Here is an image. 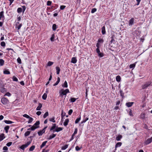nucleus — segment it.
Instances as JSON below:
<instances>
[{
    "mask_svg": "<svg viewBox=\"0 0 152 152\" xmlns=\"http://www.w3.org/2000/svg\"><path fill=\"white\" fill-rule=\"evenodd\" d=\"M134 19L132 18L129 20V26H132L134 24Z\"/></svg>",
    "mask_w": 152,
    "mask_h": 152,
    "instance_id": "16",
    "label": "nucleus"
},
{
    "mask_svg": "<svg viewBox=\"0 0 152 152\" xmlns=\"http://www.w3.org/2000/svg\"><path fill=\"white\" fill-rule=\"evenodd\" d=\"M73 112V110L72 109L70 110L68 113V114L69 115H70L72 114Z\"/></svg>",
    "mask_w": 152,
    "mask_h": 152,
    "instance_id": "59",
    "label": "nucleus"
},
{
    "mask_svg": "<svg viewBox=\"0 0 152 152\" xmlns=\"http://www.w3.org/2000/svg\"><path fill=\"white\" fill-rule=\"evenodd\" d=\"M5 138L4 134L2 133L0 134V141H1Z\"/></svg>",
    "mask_w": 152,
    "mask_h": 152,
    "instance_id": "18",
    "label": "nucleus"
},
{
    "mask_svg": "<svg viewBox=\"0 0 152 152\" xmlns=\"http://www.w3.org/2000/svg\"><path fill=\"white\" fill-rule=\"evenodd\" d=\"M4 61L2 59H0V66H3L4 64Z\"/></svg>",
    "mask_w": 152,
    "mask_h": 152,
    "instance_id": "21",
    "label": "nucleus"
},
{
    "mask_svg": "<svg viewBox=\"0 0 152 152\" xmlns=\"http://www.w3.org/2000/svg\"><path fill=\"white\" fill-rule=\"evenodd\" d=\"M31 143V142L30 141H28L26 144L22 145L20 147V148L23 150H24L25 149L28 147Z\"/></svg>",
    "mask_w": 152,
    "mask_h": 152,
    "instance_id": "2",
    "label": "nucleus"
},
{
    "mask_svg": "<svg viewBox=\"0 0 152 152\" xmlns=\"http://www.w3.org/2000/svg\"><path fill=\"white\" fill-rule=\"evenodd\" d=\"M77 128H76L75 129L74 132L73 134H74V135H75V134H76L77 133Z\"/></svg>",
    "mask_w": 152,
    "mask_h": 152,
    "instance_id": "63",
    "label": "nucleus"
},
{
    "mask_svg": "<svg viewBox=\"0 0 152 152\" xmlns=\"http://www.w3.org/2000/svg\"><path fill=\"white\" fill-rule=\"evenodd\" d=\"M42 107V105L41 103H39L38 106L36 108V110H41Z\"/></svg>",
    "mask_w": 152,
    "mask_h": 152,
    "instance_id": "23",
    "label": "nucleus"
},
{
    "mask_svg": "<svg viewBox=\"0 0 152 152\" xmlns=\"http://www.w3.org/2000/svg\"><path fill=\"white\" fill-rule=\"evenodd\" d=\"M140 118L143 119L145 118V115L144 113H141L140 116Z\"/></svg>",
    "mask_w": 152,
    "mask_h": 152,
    "instance_id": "49",
    "label": "nucleus"
},
{
    "mask_svg": "<svg viewBox=\"0 0 152 152\" xmlns=\"http://www.w3.org/2000/svg\"><path fill=\"white\" fill-rule=\"evenodd\" d=\"M49 120L51 121L53 123H55L56 122L55 120V117H53V118H50L49 119Z\"/></svg>",
    "mask_w": 152,
    "mask_h": 152,
    "instance_id": "41",
    "label": "nucleus"
},
{
    "mask_svg": "<svg viewBox=\"0 0 152 152\" xmlns=\"http://www.w3.org/2000/svg\"><path fill=\"white\" fill-rule=\"evenodd\" d=\"M71 62L73 64L76 63L77 62V59L75 57H73L72 58Z\"/></svg>",
    "mask_w": 152,
    "mask_h": 152,
    "instance_id": "12",
    "label": "nucleus"
},
{
    "mask_svg": "<svg viewBox=\"0 0 152 152\" xmlns=\"http://www.w3.org/2000/svg\"><path fill=\"white\" fill-rule=\"evenodd\" d=\"M152 141V137L151 138L148 139L145 142V145H147Z\"/></svg>",
    "mask_w": 152,
    "mask_h": 152,
    "instance_id": "9",
    "label": "nucleus"
},
{
    "mask_svg": "<svg viewBox=\"0 0 152 152\" xmlns=\"http://www.w3.org/2000/svg\"><path fill=\"white\" fill-rule=\"evenodd\" d=\"M119 92L121 96L123 98L124 97V93H123L122 91L121 90H120Z\"/></svg>",
    "mask_w": 152,
    "mask_h": 152,
    "instance_id": "43",
    "label": "nucleus"
},
{
    "mask_svg": "<svg viewBox=\"0 0 152 152\" xmlns=\"http://www.w3.org/2000/svg\"><path fill=\"white\" fill-rule=\"evenodd\" d=\"M35 146L34 145H32L30 147L29 149V151H32L34 150L35 148Z\"/></svg>",
    "mask_w": 152,
    "mask_h": 152,
    "instance_id": "40",
    "label": "nucleus"
},
{
    "mask_svg": "<svg viewBox=\"0 0 152 152\" xmlns=\"http://www.w3.org/2000/svg\"><path fill=\"white\" fill-rule=\"evenodd\" d=\"M49 114L48 112H46L43 115V118H45Z\"/></svg>",
    "mask_w": 152,
    "mask_h": 152,
    "instance_id": "48",
    "label": "nucleus"
},
{
    "mask_svg": "<svg viewBox=\"0 0 152 152\" xmlns=\"http://www.w3.org/2000/svg\"><path fill=\"white\" fill-rule=\"evenodd\" d=\"M68 145L67 144H66L64 146H62L61 148V149L62 150H65L68 147Z\"/></svg>",
    "mask_w": 152,
    "mask_h": 152,
    "instance_id": "30",
    "label": "nucleus"
},
{
    "mask_svg": "<svg viewBox=\"0 0 152 152\" xmlns=\"http://www.w3.org/2000/svg\"><path fill=\"white\" fill-rule=\"evenodd\" d=\"M122 136L121 135H119L116 138V140L117 141L120 140L122 138Z\"/></svg>",
    "mask_w": 152,
    "mask_h": 152,
    "instance_id": "36",
    "label": "nucleus"
},
{
    "mask_svg": "<svg viewBox=\"0 0 152 152\" xmlns=\"http://www.w3.org/2000/svg\"><path fill=\"white\" fill-rule=\"evenodd\" d=\"M60 78L58 77L57 78V81L54 84H53V86H55L57 85L58 84L59 82H60Z\"/></svg>",
    "mask_w": 152,
    "mask_h": 152,
    "instance_id": "27",
    "label": "nucleus"
},
{
    "mask_svg": "<svg viewBox=\"0 0 152 152\" xmlns=\"http://www.w3.org/2000/svg\"><path fill=\"white\" fill-rule=\"evenodd\" d=\"M37 128V127H35L33 126L31 127L28 129L27 130L29 131H34Z\"/></svg>",
    "mask_w": 152,
    "mask_h": 152,
    "instance_id": "24",
    "label": "nucleus"
},
{
    "mask_svg": "<svg viewBox=\"0 0 152 152\" xmlns=\"http://www.w3.org/2000/svg\"><path fill=\"white\" fill-rule=\"evenodd\" d=\"M122 144V143L121 142H118L117 143L115 146V148H116L118 147H120Z\"/></svg>",
    "mask_w": 152,
    "mask_h": 152,
    "instance_id": "38",
    "label": "nucleus"
},
{
    "mask_svg": "<svg viewBox=\"0 0 152 152\" xmlns=\"http://www.w3.org/2000/svg\"><path fill=\"white\" fill-rule=\"evenodd\" d=\"M88 119V118L87 117H85V116L83 118L82 121L81 122V124H83L84 123H85L87 120Z\"/></svg>",
    "mask_w": 152,
    "mask_h": 152,
    "instance_id": "14",
    "label": "nucleus"
},
{
    "mask_svg": "<svg viewBox=\"0 0 152 152\" xmlns=\"http://www.w3.org/2000/svg\"><path fill=\"white\" fill-rule=\"evenodd\" d=\"M17 61L18 62L19 64H21V60L20 58L18 57L17 59Z\"/></svg>",
    "mask_w": 152,
    "mask_h": 152,
    "instance_id": "54",
    "label": "nucleus"
},
{
    "mask_svg": "<svg viewBox=\"0 0 152 152\" xmlns=\"http://www.w3.org/2000/svg\"><path fill=\"white\" fill-rule=\"evenodd\" d=\"M54 36H55V35L54 34H53L52 35L51 37L50 40L52 42H53L54 41Z\"/></svg>",
    "mask_w": 152,
    "mask_h": 152,
    "instance_id": "53",
    "label": "nucleus"
},
{
    "mask_svg": "<svg viewBox=\"0 0 152 152\" xmlns=\"http://www.w3.org/2000/svg\"><path fill=\"white\" fill-rule=\"evenodd\" d=\"M17 12L18 13H21L22 11V9L21 8H18L17 10Z\"/></svg>",
    "mask_w": 152,
    "mask_h": 152,
    "instance_id": "46",
    "label": "nucleus"
},
{
    "mask_svg": "<svg viewBox=\"0 0 152 152\" xmlns=\"http://www.w3.org/2000/svg\"><path fill=\"white\" fill-rule=\"evenodd\" d=\"M46 127H45L42 130L38 132V134L39 136H41L45 132V129Z\"/></svg>",
    "mask_w": 152,
    "mask_h": 152,
    "instance_id": "8",
    "label": "nucleus"
},
{
    "mask_svg": "<svg viewBox=\"0 0 152 152\" xmlns=\"http://www.w3.org/2000/svg\"><path fill=\"white\" fill-rule=\"evenodd\" d=\"M22 26V23H20L19 22H17L16 23L15 25V28L18 30Z\"/></svg>",
    "mask_w": 152,
    "mask_h": 152,
    "instance_id": "5",
    "label": "nucleus"
},
{
    "mask_svg": "<svg viewBox=\"0 0 152 152\" xmlns=\"http://www.w3.org/2000/svg\"><path fill=\"white\" fill-rule=\"evenodd\" d=\"M29 118V120L28 121V123H31V122H32V121L33 120V118L31 117H30V118Z\"/></svg>",
    "mask_w": 152,
    "mask_h": 152,
    "instance_id": "45",
    "label": "nucleus"
},
{
    "mask_svg": "<svg viewBox=\"0 0 152 152\" xmlns=\"http://www.w3.org/2000/svg\"><path fill=\"white\" fill-rule=\"evenodd\" d=\"M23 116L26 118H30V116L26 114H25L23 115Z\"/></svg>",
    "mask_w": 152,
    "mask_h": 152,
    "instance_id": "58",
    "label": "nucleus"
},
{
    "mask_svg": "<svg viewBox=\"0 0 152 152\" xmlns=\"http://www.w3.org/2000/svg\"><path fill=\"white\" fill-rule=\"evenodd\" d=\"M57 28V26L56 24H54L52 26V29L53 31H55Z\"/></svg>",
    "mask_w": 152,
    "mask_h": 152,
    "instance_id": "35",
    "label": "nucleus"
},
{
    "mask_svg": "<svg viewBox=\"0 0 152 152\" xmlns=\"http://www.w3.org/2000/svg\"><path fill=\"white\" fill-rule=\"evenodd\" d=\"M53 64V62L49 61L48 62L47 65L49 66H50L52 65Z\"/></svg>",
    "mask_w": 152,
    "mask_h": 152,
    "instance_id": "50",
    "label": "nucleus"
},
{
    "mask_svg": "<svg viewBox=\"0 0 152 152\" xmlns=\"http://www.w3.org/2000/svg\"><path fill=\"white\" fill-rule=\"evenodd\" d=\"M56 73L57 75H58L60 71V68L56 66Z\"/></svg>",
    "mask_w": 152,
    "mask_h": 152,
    "instance_id": "29",
    "label": "nucleus"
},
{
    "mask_svg": "<svg viewBox=\"0 0 152 152\" xmlns=\"http://www.w3.org/2000/svg\"><path fill=\"white\" fill-rule=\"evenodd\" d=\"M10 129V126H6L4 128V129L5 130L6 133H7L8 132V130Z\"/></svg>",
    "mask_w": 152,
    "mask_h": 152,
    "instance_id": "26",
    "label": "nucleus"
},
{
    "mask_svg": "<svg viewBox=\"0 0 152 152\" xmlns=\"http://www.w3.org/2000/svg\"><path fill=\"white\" fill-rule=\"evenodd\" d=\"M3 149V150H4V151H7L8 149V148L6 146H5L4 147Z\"/></svg>",
    "mask_w": 152,
    "mask_h": 152,
    "instance_id": "64",
    "label": "nucleus"
},
{
    "mask_svg": "<svg viewBox=\"0 0 152 152\" xmlns=\"http://www.w3.org/2000/svg\"><path fill=\"white\" fill-rule=\"evenodd\" d=\"M151 81L146 83L144 85H142V88L145 89L146 88L151 84Z\"/></svg>",
    "mask_w": 152,
    "mask_h": 152,
    "instance_id": "6",
    "label": "nucleus"
},
{
    "mask_svg": "<svg viewBox=\"0 0 152 152\" xmlns=\"http://www.w3.org/2000/svg\"><path fill=\"white\" fill-rule=\"evenodd\" d=\"M69 92V90L68 89L64 90L63 89H61L59 91L60 96L63 97L64 95L65 96V97L66 96V94Z\"/></svg>",
    "mask_w": 152,
    "mask_h": 152,
    "instance_id": "1",
    "label": "nucleus"
},
{
    "mask_svg": "<svg viewBox=\"0 0 152 152\" xmlns=\"http://www.w3.org/2000/svg\"><path fill=\"white\" fill-rule=\"evenodd\" d=\"M30 133V132L29 131H27L24 134V135L25 136H28Z\"/></svg>",
    "mask_w": 152,
    "mask_h": 152,
    "instance_id": "42",
    "label": "nucleus"
},
{
    "mask_svg": "<svg viewBox=\"0 0 152 152\" xmlns=\"http://www.w3.org/2000/svg\"><path fill=\"white\" fill-rule=\"evenodd\" d=\"M56 134H51L49 136V137L48 138V139L49 140H51L53 139V138L55 137L56 136Z\"/></svg>",
    "mask_w": 152,
    "mask_h": 152,
    "instance_id": "15",
    "label": "nucleus"
},
{
    "mask_svg": "<svg viewBox=\"0 0 152 152\" xmlns=\"http://www.w3.org/2000/svg\"><path fill=\"white\" fill-rule=\"evenodd\" d=\"M11 95V94L10 93L8 92L6 93V94L4 95V96H10Z\"/></svg>",
    "mask_w": 152,
    "mask_h": 152,
    "instance_id": "60",
    "label": "nucleus"
},
{
    "mask_svg": "<svg viewBox=\"0 0 152 152\" xmlns=\"http://www.w3.org/2000/svg\"><path fill=\"white\" fill-rule=\"evenodd\" d=\"M102 32L103 34H105V27L104 26H103L102 29Z\"/></svg>",
    "mask_w": 152,
    "mask_h": 152,
    "instance_id": "25",
    "label": "nucleus"
},
{
    "mask_svg": "<svg viewBox=\"0 0 152 152\" xmlns=\"http://www.w3.org/2000/svg\"><path fill=\"white\" fill-rule=\"evenodd\" d=\"M135 66V64H130L129 66V67L130 68H134Z\"/></svg>",
    "mask_w": 152,
    "mask_h": 152,
    "instance_id": "52",
    "label": "nucleus"
},
{
    "mask_svg": "<svg viewBox=\"0 0 152 152\" xmlns=\"http://www.w3.org/2000/svg\"><path fill=\"white\" fill-rule=\"evenodd\" d=\"M121 78L120 76L118 75L116 77V80L118 82H119L121 81Z\"/></svg>",
    "mask_w": 152,
    "mask_h": 152,
    "instance_id": "33",
    "label": "nucleus"
},
{
    "mask_svg": "<svg viewBox=\"0 0 152 152\" xmlns=\"http://www.w3.org/2000/svg\"><path fill=\"white\" fill-rule=\"evenodd\" d=\"M56 124H53L51 128L50 129V130H53L55 128H56Z\"/></svg>",
    "mask_w": 152,
    "mask_h": 152,
    "instance_id": "32",
    "label": "nucleus"
},
{
    "mask_svg": "<svg viewBox=\"0 0 152 152\" xmlns=\"http://www.w3.org/2000/svg\"><path fill=\"white\" fill-rule=\"evenodd\" d=\"M134 104L133 102H127L126 103V105L128 107H131L133 104Z\"/></svg>",
    "mask_w": 152,
    "mask_h": 152,
    "instance_id": "17",
    "label": "nucleus"
},
{
    "mask_svg": "<svg viewBox=\"0 0 152 152\" xmlns=\"http://www.w3.org/2000/svg\"><path fill=\"white\" fill-rule=\"evenodd\" d=\"M1 102L4 104H6L9 102V100L5 98H3L1 99Z\"/></svg>",
    "mask_w": 152,
    "mask_h": 152,
    "instance_id": "4",
    "label": "nucleus"
},
{
    "mask_svg": "<svg viewBox=\"0 0 152 152\" xmlns=\"http://www.w3.org/2000/svg\"><path fill=\"white\" fill-rule=\"evenodd\" d=\"M40 122L39 121H37L33 125L35 127H37V128H39Z\"/></svg>",
    "mask_w": 152,
    "mask_h": 152,
    "instance_id": "19",
    "label": "nucleus"
},
{
    "mask_svg": "<svg viewBox=\"0 0 152 152\" xmlns=\"http://www.w3.org/2000/svg\"><path fill=\"white\" fill-rule=\"evenodd\" d=\"M96 51L97 53H98V56L100 57H101L103 56V53H101L99 48H97L96 49Z\"/></svg>",
    "mask_w": 152,
    "mask_h": 152,
    "instance_id": "7",
    "label": "nucleus"
},
{
    "mask_svg": "<svg viewBox=\"0 0 152 152\" xmlns=\"http://www.w3.org/2000/svg\"><path fill=\"white\" fill-rule=\"evenodd\" d=\"M69 121L68 118H66L65 119L64 123V125L65 126H66L68 124Z\"/></svg>",
    "mask_w": 152,
    "mask_h": 152,
    "instance_id": "20",
    "label": "nucleus"
},
{
    "mask_svg": "<svg viewBox=\"0 0 152 152\" xmlns=\"http://www.w3.org/2000/svg\"><path fill=\"white\" fill-rule=\"evenodd\" d=\"M0 91L2 93L7 91V89L4 88V85L2 84H0Z\"/></svg>",
    "mask_w": 152,
    "mask_h": 152,
    "instance_id": "3",
    "label": "nucleus"
},
{
    "mask_svg": "<svg viewBox=\"0 0 152 152\" xmlns=\"http://www.w3.org/2000/svg\"><path fill=\"white\" fill-rule=\"evenodd\" d=\"M47 141H45L43 142L40 146V148H42L45 145H46V143H47Z\"/></svg>",
    "mask_w": 152,
    "mask_h": 152,
    "instance_id": "31",
    "label": "nucleus"
},
{
    "mask_svg": "<svg viewBox=\"0 0 152 152\" xmlns=\"http://www.w3.org/2000/svg\"><path fill=\"white\" fill-rule=\"evenodd\" d=\"M47 94L46 93H44L42 96V98L44 100H45L47 97Z\"/></svg>",
    "mask_w": 152,
    "mask_h": 152,
    "instance_id": "39",
    "label": "nucleus"
},
{
    "mask_svg": "<svg viewBox=\"0 0 152 152\" xmlns=\"http://www.w3.org/2000/svg\"><path fill=\"white\" fill-rule=\"evenodd\" d=\"M3 73L5 75H9L10 74V72L9 69H4Z\"/></svg>",
    "mask_w": 152,
    "mask_h": 152,
    "instance_id": "11",
    "label": "nucleus"
},
{
    "mask_svg": "<svg viewBox=\"0 0 152 152\" xmlns=\"http://www.w3.org/2000/svg\"><path fill=\"white\" fill-rule=\"evenodd\" d=\"M63 129L62 127H57L55 129V130H54L53 131V132H58L63 130Z\"/></svg>",
    "mask_w": 152,
    "mask_h": 152,
    "instance_id": "10",
    "label": "nucleus"
},
{
    "mask_svg": "<svg viewBox=\"0 0 152 152\" xmlns=\"http://www.w3.org/2000/svg\"><path fill=\"white\" fill-rule=\"evenodd\" d=\"M1 45L2 47H5L6 45L5 42H1Z\"/></svg>",
    "mask_w": 152,
    "mask_h": 152,
    "instance_id": "51",
    "label": "nucleus"
},
{
    "mask_svg": "<svg viewBox=\"0 0 152 152\" xmlns=\"http://www.w3.org/2000/svg\"><path fill=\"white\" fill-rule=\"evenodd\" d=\"M52 4V2L50 1H48L47 2V5L48 6H50Z\"/></svg>",
    "mask_w": 152,
    "mask_h": 152,
    "instance_id": "56",
    "label": "nucleus"
},
{
    "mask_svg": "<svg viewBox=\"0 0 152 152\" xmlns=\"http://www.w3.org/2000/svg\"><path fill=\"white\" fill-rule=\"evenodd\" d=\"M62 86L63 88H67L68 87V84L66 81H65L64 84L62 85Z\"/></svg>",
    "mask_w": 152,
    "mask_h": 152,
    "instance_id": "22",
    "label": "nucleus"
},
{
    "mask_svg": "<svg viewBox=\"0 0 152 152\" xmlns=\"http://www.w3.org/2000/svg\"><path fill=\"white\" fill-rule=\"evenodd\" d=\"M12 80L13 81L16 82H17L18 80V78L15 76H13Z\"/></svg>",
    "mask_w": 152,
    "mask_h": 152,
    "instance_id": "44",
    "label": "nucleus"
},
{
    "mask_svg": "<svg viewBox=\"0 0 152 152\" xmlns=\"http://www.w3.org/2000/svg\"><path fill=\"white\" fill-rule=\"evenodd\" d=\"M66 7L65 6L61 5L60 7V9L61 10H63Z\"/></svg>",
    "mask_w": 152,
    "mask_h": 152,
    "instance_id": "55",
    "label": "nucleus"
},
{
    "mask_svg": "<svg viewBox=\"0 0 152 152\" xmlns=\"http://www.w3.org/2000/svg\"><path fill=\"white\" fill-rule=\"evenodd\" d=\"M75 135L73 134L72 135L71 137V138L69 140V142H70L72 140L74 139V136H75Z\"/></svg>",
    "mask_w": 152,
    "mask_h": 152,
    "instance_id": "62",
    "label": "nucleus"
},
{
    "mask_svg": "<svg viewBox=\"0 0 152 152\" xmlns=\"http://www.w3.org/2000/svg\"><path fill=\"white\" fill-rule=\"evenodd\" d=\"M76 99V98L71 97L69 100L71 102H75Z\"/></svg>",
    "mask_w": 152,
    "mask_h": 152,
    "instance_id": "28",
    "label": "nucleus"
},
{
    "mask_svg": "<svg viewBox=\"0 0 152 152\" xmlns=\"http://www.w3.org/2000/svg\"><path fill=\"white\" fill-rule=\"evenodd\" d=\"M80 149V148L78 146H77L75 147V150L77 151H79Z\"/></svg>",
    "mask_w": 152,
    "mask_h": 152,
    "instance_id": "61",
    "label": "nucleus"
},
{
    "mask_svg": "<svg viewBox=\"0 0 152 152\" xmlns=\"http://www.w3.org/2000/svg\"><path fill=\"white\" fill-rule=\"evenodd\" d=\"M103 42V40L102 39H99L98 41V43H99V44H102Z\"/></svg>",
    "mask_w": 152,
    "mask_h": 152,
    "instance_id": "47",
    "label": "nucleus"
},
{
    "mask_svg": "<svg viewBox=\"0 0 152 152\" xmlns=\"http://www.w3.org/2000/svg\"><path fill=\"white\" fill-rule=\"evenodd\" d=\"M4 122L6 124H11L13 122L11 121H8V120H4Z\"/></svg>",
    "mask_w": 152,
    "mask_h": 152,
    "instance_id": "34",
    "label": "nucleus"
},
{
    "mask_svg": "<svg viewBox=\"0 0 152 152\" xmlns=\"http://www.w3.org/2000/svg\"><path fill=\"white\" fill-rule=\"evenodd\" d=\"M4 12L3 11H1L0 12V19L4 20Z\"/></svg>",
    "mask_w": 152,
    "mask_h": 152,
    "instance_id": "13",
    "label": "nucleus"
},
{
    "mask_svg": "<svg viewBox=\"0 0 152 152\" xmlns=\"http://www.w3.org/2000/svg\"><path fill=\"white\" fill-rule=\"evenodd\" d=\"M12 142H9L7 143L6 144V145L8 147H9L12 144Z\"/></svg>",
    "mask_w": 152,
    "mask_h": 152,
    "instance_id": "57",
    "label": "nucleus"
},
{
    "mask_svg": "<svg viewBox=\"0 0 152 152\" xmlns=\"http://www.w3.org/2000/svg\"><path fill=\"white\" fill-rule=\"evenodd\" d=\"M81 120V116H80V117L78 118H77L75 121V124H76L78 123Z\"/></svg>",
    "mask_w": 152,
    "mask_h": 152,
    "instance_id": "37",
    "label": "nucleus"
}]
</instances>
